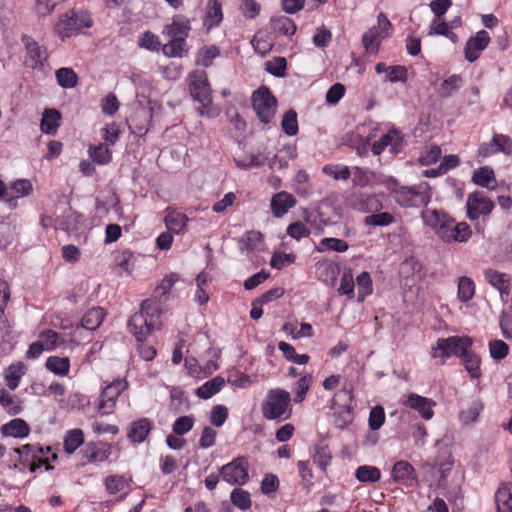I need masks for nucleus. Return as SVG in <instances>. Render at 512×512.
<instances>
[{
  "label": "nucleus",
  "mask_w": 512,
  "mask_h": 512,
  "mask_svg": "<svg viewBox=\"0 0 512 512\" xmlns=\"http://www.w3.org/2000/svg\"><path fill=\"white\" fill-rule=\"evenodd\" d=\"M160 317L159 305L152 300H144L141 303L140 311L132 315L128 321L130 332L133 333L138 342H141L138 346V352L145 361L153 360L157 354L153 346L146 345L143 341L160 326Z\"/></svg>",
  "instance_id": "1"
},
{
  "label": "nucleus",
  "mask_w": 512,
  "mask_h": 512,
  "mask_svg": "<svg viewBox=\"0 0 512 512\" xmlns=\"http://www.w3.org/2000/svg\"><path fill=\"white\" fill-rule=\"evenodd\" d=\"M189 90L192 98L201 105L198 113L207 118H215L220 108L212 104V89L207 74L203 70H195L189 74Z\"/></svg>",
  "instance_id": "2"
},
{
  "label": "nucleus",
  "mask_w": 512,
  "mask_h": 512,
  "mask_svg": "<svg viewBox=\"0 0 512 512\" xmlns=\"http://www.w3.org/2000/svg\"><path fill=\"white\" fill-rule=\"evenodd\" d=\"M291 395L288 391L275 388L267 392L261 404L262 416L267 420L285 421L292 415Z\"/></svg>",
  "instance_id": "3"
},
{
  "label": "nucleus",
  "mask_w": 512,
  "mask_h": 512,
  "mask_svg": "<svg viewBox=\"0 0 512 512\" xmlns=\"http://www.w3.org/2000/svg\"><path fill=\"white\" fill-rule=\"evenodd\" d=\"M392 195L395 202L404 208L425 207L432 198L431 186L425 181L411 186L396 187Z\"/></svg>",
  "instance_id": "4"
},
{
  "label": "nucleus",
  "mask_w": 512,
  "mask_h": 512,
  "mask_svg": "<svg viewBox=\"0 0 512 512\" xmlns=\"http://www.w3.org/2000/svg\"><path fill=\"white\" fill-rule=\"evenodd\" d=\"M93 25L91 15L83 10H69L59 16L54 31L61 40L81 33Z\"/></svg>",
  "instance_id": "5"
},
{
  "label": "nucleus",
  "mask_w": 512,
  "mask_h": 512,
  "mask_svg": "<svg viewBox=\"0 0 512 512\" xmlns=\"http://www.w3.org/2000/svg\"><path fill=\"white\" fill-rule=\"evenodd\" d=\"M393 33V25L385 13L380 12L377 16V25L372 26L362 36V44L365 52L375 55L379 51L383 40L389 38Z\"/></svg>",
  "instance_id": "6"
},
{
  "label": "nucleus",
  "mask_w": 512,
  "mask_h": 512,
  "mask_svg": "<svg viewBox=\"0 0 512 512\" xmlns=\"http://www.w3.org/2000/svg\"><path fill=\"white\" fill-rule=\"evenodd\" d=\"M473 344L472 338L468 336H449L438 338L436 345L432 347L431 356L441 358L444 363L452 356L461 357Z\"/></svg>",
  "instance_id": "7"
},
{
  "label": "nucleus",
  "mask_w": 512,
  "mask_h": 512,
  "mask_svg": "<svg viewBox=\"0 0 512 512\" xmlns=\"http://www.w3.org/2000/svg\"><path fill=\"white\" fill-rule=\"evenodd\" d=\"M251 101L252 108L259 121L264 125H269L273 121L277 110V99L272 95L270 89L261 86L253 92Z\"/></svg>",
  "instance_id": "8"
},
{
  "label": "nucleus",
  "mask_w": 512,
  "mask_h": 512,
  "mask_svg": "<svg viewBox=\"0 0 512 512\" xmlns=\"http://www.w3.org/2000/svg\"><path fill=\"white\" fill-rule=\"evenodd\" d=\"M347 206L360 213H376L383 209L382 201L375 194L352 192L346 199Z\"/></svg>",
  "instance_id": "9"
},
{
  "label": "nucleus",
  "mask_w": 512,
  "mask_h": 512,
  "mask_svg": "<svg viewBox=\"0 0 512 512\" xmlns=\"http://www.w3.org/2000/svg\"><path fill=\"white\" fill-rule=\"evenodd\" d=\"M249 464L245 457H238L220 468L223 480L230 485H244L249 480Z\"/></svg>",
  "instance_id": "10"
},
{
  "label": "nucleus",
  "mask_w": 512,
  "mask_h": 512,
  "mask_svg": "<svg viewBox=\"0 0 512 512\" xmlns=\"http://www.w3.org/2000/svg\"><path fill=\"white\" fill-rule=\"evenodd\" d=\"M21 41L26 50L25 64L34 70H42L48 59L47 49L29 35H22Z\"/></svg>",
  "instance_id": "11"
},
{
  "label": "nucleus",
  "mask_w": 512,
  "mask_h": 512,
  "mask_svg": "<svg viewBox=\"0 0 512 512\" xmlns=\"http://www.w3.org/2000/svg\"><path fill=\"white\" fill-rule=\"evenodd\" d=\"M483 276L486 283L499 292L501 301L507 303L512 287V275L493 268H487L483 270Z\"/></svg>",
  "instance_id": "12"
},
{
  "label": "nucleus",
  "mask_w": 512,
  "mask_h": 512,
  "mask_svg": "<svg viewBox=\"0 0 512 512\" xmlns=\"http://www.w3.org/2000/svg\"><path fill=\"white\" fill-rule=\"evenodd\" d=\"M498 153L512 154V138L510 136L494 133L490 142L479 145L477 157L485 159Z\"/></svg>",
  "instance_id": "13"
},
{
  "label": "nucleus",
  "mask_w": 512,
  "mask_h": 512,
  "mask_svg": "<svg viewBox=\"0 0 512 512\" xmlns=\"http://www.w3.org/2000/svg\"><path fill=\"white\" fill-rule=\"evenodd\" d=\"M422 219L427 226L435 231L441 240L444 241L445 238H448L449 227L454 220L448 214L436 209H426L422 212Z\"/></svg>",
  "instance_id": "14"
},
{
  "label": "nucleus",
  "mask_w": 512,
  "mask_h": 512,
  "mask_svg": "<svg viewBox=\"0 0 512 512\" xmlns=\"http://www.w3.org/2000/svg\"><path fill=\"white\" fill-rule=\"evenodd\" d=\"M125 389V382L122 380H115L105 386L100 394L98 403V412L101 415H110L113 413L116 402Z\"/></svg>",
  "instance_id": "15"
},
{
  "label": "nucleus",
  "mask_w": 512,
  "mask_h": 512,
  "mask_svg": "<svg viewBox=\"0 0 512 512\" xmlns=\"http://www.w3.org/2000/svg\"><path fill=\"white\" fill-rule=\"evenodd\" d=\"M402 405L417 412L424 420H431L434 417V408L436 402L428 397L421 396L417 393H409L401 401Z\"/></svg>",
  "instance_id": "16"
},
{
  "label": "nucleus",
  "mask_w": 512,
  "mask_h": 512,
  "mask_svg": "<svg viewBox=\"0 0 512 512\" xmlns=\"http://www.w3.org/2000/svg\"><path fill=\"white\" fill-rule=\"evenodd\" d=\"M403 134L398 129H391L386 134L382 135L380 139L373 143L371 151L374 155H380L386 148L393 155L399 153L403 146Z\"/></svg>",
  "instance_id": "17"
},
{
  "label": "nucleus",
  "mask_w": 512,
  "mask_h": 512,
  "mask_svg": "<svg viewBox=\"0 0 512 512\" xmlns=\"http://www.w3.org/2000/svg\"><path fill=\"white\" fill-rule=\"evenodd\" d=\"M466 207L468 218L476 220L482 215H489L494 208V203L482 193L476 192L468 195Z\"/></svg>",
  "instance_id": "18"
},
{
  "label": "nucleus",
  "mask_w": 512,
  "mask_h": 512,
  "mask_svg": "<svg viewBox=\"0 0 512 512\" xmlns=\"http://www.w3.org/2000/svg\"><path fill=\"white\" fill-rule=\"evenodd\" d=\"M490 42V36L487 31L480 30L474 37L468 39L464 47L465 59L469 62L476 61L483 50Z\"/></svg>",
  "instance_id": "19"
},
{
  "label": "nucleus",
  "mask_w": 512,
  "mask_h": 512,
  "mask_svg": "<svg viewBox=\"0 0 512 512\" xmlns=\"http://www.w3.org/2000/svg\"><path fill=\"white\" fill-rule=\"evenodd\" d=\"M391 476L394 482L406 486H412L417 481L414 467L405 460H399L394 464Z\"/></svg>",
  "instance_id": "20"
},
{
  "label": "nucleus",
  "mask_w": 512,
  "mask_h": 512,
  "mask_svg": "<svg viewBox=\"0 0 512 512\" xmlns=\"http://www.w3.org/2000/svg\"><path fill=\"white\" fill-rule=\"evenodd\" d=\"M153 428V422L148 418H139L131 422L127 438L132 444L143 443Z\"/></svg>",
  "instance_id": "21"
},
{
  "label": "nucleus",
  "mask_w": 512,
  "mask_h": 512,
  "mask_svg": "<svg viewBox=\"0 0 512 512\" xmlns=\"http://www.w3.org/2000/svg\"><path fill=\"white\" fill-rule=\"evenodd\" d=\"M7 189L8 197L6 198V203L9 208L15 209L19 198L29 196L32 193L33 185L28 179H18L12 182Z\"/></svg>",
  "instance_id": "22"
},
{
  "label": "nucleus",
  "mask_w": 512,
  "mask_h": 512,
  "mask_svg": "<svg viewBox=\"0 0 512 512\" xmlns=\"http://www.w3.org/2000/svg\"><path fill=\"white\" fill-rule=\"evenodd\" d=\"M81 452L88 463H96L107 460L112 453V449L111 446L106 443L90 442L86 444Z\"/></svg>",
  "instance_id": "23"
},
{
  "label": "nucleus",
  "mask_w": 512,
  "mask_h": 512,
  "mask_svg": "<svg viewBox=\"0 0 512 512\" xmlns=\"http://www.w3.org/2000/svg\"><path fill=\"white\" fill-rule=\"evenodd\" d=\"M165 212L164 224L166 228L174 234H184L187 230V223L189 221L187 215L171 207H168Z\"/></svg>",
  "instance_id": "24"
},
{
  "label": "nucleus",
  "mask_w": 512,
  "mask_h": 512,
  "mask_svg": "<svg viewBox=\"0 0 512 512\" xmlns=\"http://www.w3.org/2000/svg\"><path fill=\"white\" fill-rule=\"evenodd\" d=\"M295 205V197L292 194L285 191H281L274 194L270 203L272 214L276 218L283 217Z\"/></svg>",
  "instance_id": "25"
},
{
  "label": "nucleus",
  "mask_w": 512,
  "mask_h": 512,
  "mask_svg": "<svg viewBox=\"0 0 512 512\" xmlns=\"http://www.w3.org/2000/svg\"><path fill=\"white\" fill-rule=\"evenodd\" d=\"M30 426L22 418H15L3 424L0 432L4 437L26 438L30 434Z\"/></svg>",
  "instance_id": "26"
},
{
  "label": "nucleus",
  "mask_w": 512,
  "mask_h": 512,
  "mask_svg": "<svg viewBox=\"0 0 512 512\" xmlns=\"http://www.w3.org/2000/svg\"><path fill=\"white\" fill-rule=\"evenodd\" d=\"M497 512H512V483H503L495 493Z\"/></svg>",
  "instance_id": "27"
},
{
  "label": "nucleus",
  "mask_w": 512,
  "mask_h": 512,
  "mask_svg": "<svg viewBox=\"0 0 512 512\" xmlns=\"http://www.w3.org/2000/svg\"><path fill=\"white\" fill-rule=\"evenodd\" d=\"M105 316L106 313L102 307H92L82 316L81 327L88 331H95L104 321Z\"/></svg>",
  "instance_id": "28"
},
{
  "label": "nucleus",
  "mask_w": 512,
  "mask_h": 512,
  "mask_svg": "<svg viewBox=\"0 0 512 512\" xmlns=\"http://www.w3.org/2000/svg\"><path fill=\"white\" fill-rule=\"evenodd\" d=\"M190 23L184 18H174L171 24L164 27L163 34H166L170 38L185 39L190 31Z\"/></svg>",
  "instance_id": "29"
},
{
  "label": "nucleus",
  "mask_w": 512,
  "mask_h": 512,
  "mask_svg": "<svg viewBox=\"0 0 512 512\" xmlns=\"http://www.w3.org/2000/svg\"><path fill=\"white\" fill-rule=\"evenodd\" d=\"M61 114L56 109H45L40 128L47 135H55L60 126Z\"/></svg>",
  "instance_id": "30"
},
{
  "label": "nucleus",
  "mask_w": 512,
  "mask_h": 512,
  "mask_svg": "<svg viewBox=\"0 0 512 512\" xmlns=\"http://www.w3.org/2000/svg\"><path fill=\"white\" fill-rule=\"evenodd\" d=\"M460 359L471 379H479L481 377V359L471 348L467 349Z\"/></svg>",
  "instance_id": "31"
},
{
  "label": "nucleus",
  "mask_w": 512,
  "mask_h": 512,
  "mask_svg": "<svg viewBox=\"0 0 512 512\" xmlns=\"http://www.w3.org/2000/svg\"><path fill=\"white\" fill-rule=\"evenodd\" d=\"M26 373V366L23 362L19 361L8 366L5 371L4 379L6 386L10 390H15Z\"/></svg>",
  "instance_id": "32"
},
{
  "label": "nucleus",
  "mask_w": 512,
  "mask_h": 512,
  "mask_svg": "<svg viewBox=\"0 0 512 512\" xmlns=\"http://www.w3.org/2000/svg\"><path fill=\"white\" fill-rule=\"evenodd\" d=\"M224 386V378L216 376L199 386L195 393L199 398L207 400L220 392Z\"/></svg>",
  "instance_id": "33"
},
{
  "label": "nucleus",
  "mask_w": 512,
  "mask_h": 512,
  "mask_svg": "<svg viewBox=\"0 0 512 512\" xmlns=\"http://www.w3.org/2000/svg\"><path fill=\"white\" fill-rule=\"evenodd\" d=\"M449 228V236L448 238L444 239V242L446 243L467 242L472 235L470 226L466 222L455 223V221L453 220L452 225H450Z\"/></svg>",
  "instance_id": "34"
},
{
  "label": "nucleus",
  "mask_w": 512,
  "mask_h": 512,
  "mask_svg": "<svg viewBox=\"0 0 512 512\" xmlns=\"http://www.w3.org/2000/svg\"><path fill=\"white\" fill-rule=\"evenodd\" d=\"M334 425L337 428L344 429L354 420V412L350 405H333Z\"/></svg>",
  "instance_id": "35"
},
{
  "label": "nucleus",
  "mask_w": 512,
  "mask_h": 512,
  "mask_svg": "<svg viewBox=\"0 0 512 512\" xmlns=\"http://www.w3.org/2000/svg\"><path fill=\"white\" fill-rule=\"evenodd\" d=\"M58 403L62 409L70 410H83L88 404L87 396L80 392L69 394L66 398H61Z\"/></svg>",
  "instance_id": "36"
},
{
  "label": "nucleus",
  "mask_w": 512,
  "mask_h": 512,
  "mask_svg": "<svg viewBox=\"0 0 512 512\" xmlns=\"http://www.w3.org/2000/svg\"><path fill=\"white\" fill-rule=\"evenodd\" d=\"M475 295V283L474 281L467 277L462 276L457 279V299L466 303L470 301Z\"/></svg>",
  "instance_id": "37"
},
{
  "label": "nucleus",
  "mask_w": 512,
  "mask_h": 512,
  "mask_svg": "<svg viewBox=\"0 0 512 512\" xmlns=\"http://www.w3.org/2000/svg\"><path fill=\"white\" fill-rule=\"evenodd\" d=\"M55 78L58 85L64 89H71L78 84V75L70 67H62L55 71Z\"/></svg>",
  "instance_id": "38"
},
{
  "label": "nucleus",
  "mask_w": 512,
  "mask_h": 512,
  "mask_svg": "<svg viewBox=\"0 0 512 512\" xmlns=\"http://www.w3.org/2000/svg\"><path fill=\"white\" fill-rule=\"evenodd\" d=\"M84 443V434L81 429L75 428L66 432L63 439L64 451L74 453Z\"/></svg>",
  "instance_id": "39"
},
{
  "label": "nucleus",
  "mask_w": 512,
  "mask_h": 512,
  "mask_svg": "<svg viewBox=\"0 0 512 512\" xmlns=\"http://www.w3.org/2000/svg\"><path fill=\"white\" fill-rule=\"evenodd\" d=\"M349 245L345 240L333 237H325L321 239L319 245L315 248V250L319 253H323L325 251H335L339 253H344L348 250Z\"/></svg>",
  "instance_id": "40"
},
{
  "label": "nucleus",
  "mask_w": 512,
  "mask_h": 512,
  "mask_svg": "<svg viewBox=\"0 0 512 512\" xmlns=\"http://www.w3.org/2000/svg\"><path fill=\"white\" fill-rule=\"evenodd\" d=\"M46 368L59 376H66L70 369V360L68 357L50 356L46 360Z\"/></svg>",
  "instance_id": "41"
},
{
  "label": "nucleus",
  "mask_w": 512,
  "mask_h": 512,
  "mask_svg": "<svg viewBox=\"0 0 512 512\" xmlns=\"http://www.w3.org/2000/svg\"><path fill=\"white\" fill-rule=\"evenodd\" d=\"M313 382V377L310 373L301 375L298 381L293 386L294 402L301 403L305 400L307 392L309 391Z\"/></svg>",
  "instance_id": "42"
},
{
  "label": "nucleus",
  "mask_w": 512,
  "mask_h": 512,
  "mask_svg": "<svg viewBox=\"0 0 512 512\" xmlns=\"http://www.w3.org/2000/svg\"><path fill=\"white\" fill-rule=\"evenodd\" d=\"M313 463L317 465L322 471L330 465L332 455L328 445L320 443L314 447V454L312 456Z\"/></svg>",
  "instance_id": "43"
},
{
  "label": "nucleus",
  "mask_w": 512,
  "mask_h": 512,
  "mask_svg": "<svg viewBox=\"0 0 512 512\" xmlns=\"http://www.w3.org/2000/svg\"><path fill=\"white\" fill-rule=\"evenodd\" d=\"M356 285L358 289L357 300L363 302L367 296L373 292V283L368 272L363 271L356 277Z\"/></svg>",
  "instance_id": "44"
},
{
  "label": "nucleus",
  "mask_w": 512,
  "mask_h": 512,
  "mask_svg": "<svg viewBox=\"0 0 512 512\" xmlns=\"http://www.w3.org/2000/svg\"><path fill=\"white\" fill-rule=\"evenodd\" d=\"M355 477L362 483H374L380 480L381 472L375 466L362 465L356 469Z\"/></svg>",
  "instance_id": "45"
},
{
  "label": "nucleus",
  "mask_w": 512,
  "mask_h": 512,
  "mask_svg": "<svg viewBox=\"0 0 512 512\" xmlns=\"http://www.w3.org/2000/svg\"><path fill=\"white\" fill-rule=\"evenodd\" d=\"M472 181L478 186L485 188H493L491 182H495V174L491 167L483 166L474 171Z\"/></svg>",
  "instance_id": "46"
},
{
  "label": "nucleus",
  "mask_w": 512,
  "mask_h": 512,
  "mask_svg": "<svg viewBox=\"0 0 512 512\" xmlns=\"http://www.w3.org/2000/svg\"><path fill=\"white\" fill-rule=\"evenodd\" d=\"M0 405L10 415H17L22 411L21 402L3 388L0 389Z\"/></svg>",
  "instance_id": "47"
},
{
  "label": "nucleus",
  "mask_w": 512,
  "mask_h": 512,
  "mask_svg": "<svg viewBox=\"0 0 512 512\" xmlns=\"http://www.w3.org/2000/svg\"><path fill=\"white\" fill-rule=\"evenodd\" d=\"M187 43L185 39H173L162 47V51L167 57H182L187 52Z\"/></svg>",
  "instance_id": "48"
},
{
  "label": "nucleus",
  "mask_w": 512,
  "mask_h": 512,
  "mask_svg": "<svg viewBox=\"0 0 512 512\" xmlns=\"http://www.w3.org/2000/svg\"><path fill=\"white\" fill-rule=\"evenodd\" d=\"M395 221L394 216L389 212L370 213L364 219L366 226L386 227Z\"/></svg>",
  "instance_id": "49"
},
{
  "label": "nucleus",
  "mask_w": 512,
  "mask_h": 512,
  "mask_svg": "<svg viewBox=\"0 0 512 512\" xmlns=\"http://www.w3.org/2000/svg\"><path fill=\"white\" fill-rule=\"evenodd\" d=\"M272 26L274 31L286 36H292L296 32V25L294 21L287 16L273 18Z\"/></svg>",
  "instance_id": "50"
},
{
  "label": "nucleus",
  "mask_w": 512,
  "mask_h": 512,
  "mask_svg": "<svg viewBox=\"0 0 512 512\" xmlns=\"http://www.w3.org/2000/svg\"><path fill=\"white\" fill-rule=\"evenodd\" d=\"M283 132L288 136H295L298 133V120L295 110L290 109L284 113L281 121Z\"/></svg>",
  "instance_id": "51"
},
{
  "label": "nucleus",
  "mask_w": 512,
  "mask_h": 512,
  "mask_svg": "<svg viewBox=\"0 0 512 512\" xmlns=\"http://www.w3.org/2000/svg\"><path fill=\"white\" fill-rule=\"evenodd\" d=\"M231 502L240 510H248L251 507L250 493L241 488H234L230 495Z\"/></svg>",
  "instance_id": "52"
},
{
  "label": "nucleus",
  "mask_w": 512,
  "mask_h": 512,
  "mask_svg": "<svg viewBox=\"0 0 512 512\" xmlns=\"http://www.w3.org/2000/svg\"><path fill=\"white\" fill-rule=\"evenodd\" d=\"M195 424V416L190 415H184L178 417L173 425H172V431L177 436H183L190 432Z\"/></svg>",
  "instance_id": "53"
},
{
  "label": "nucleus",
  "mask_w": 512,
  "mask_h": 512,
  "mask_svg": "<svg viewBox=\"0 0 512 512\" xmlns=\"http://www.w3.org/2000/svg\"><path fill=\"white\" fill-rule=\"evenodd\" d=\"M355 282L353 279V274L351 270H345L340 279V285L338 287V293L340 295H345L348 299H353L355 296L354 292Z\"/></svg>",
  "instance_id": "54"
},
{
  "label": "nucleus",
  "mask_w": 512,
  "mask_h": 512,
  "mask_svg": "<svg viewBox=\"0 0 512 512\" xmlns=\"http://www.w3.org/2000/svg\"><path fill=\"white\" fill-rule=\"evenodd\" d=\"M89 156L94 162L100 165L108 164L112 158L111 151L105 144L91 146L89 148Z\"/></svg>",
  "instance_id": "55"
},
{
  "label": "nucleus",
  "mask_w": 512,
  "mask_h": 512,
  "mask_svg": "<svg viewBox=\"0 0 512 512\" xmlns=\"http://www.w3.org/2000/svg\"><path fill=\"white\" fill-rule=\"evenodd\" d=\"M482 410V402L478 400L473 401L466 409L460 412L461 422L466 425L475 422Z\"/></svg>",
  "instance_id": "56"
},
{
  "label": "nucleus",
  "mask_w": 512,
  "mask_h": 512,
  "mask_svg": "<svg viewBox=\"0 0 512 512\" xmlns=\"http://www.w3.org/2000/svg\"><path fill=\"white\" fill-rule=\"evenodd\" d=\"M324 174L332 177L335 180H347L351 175L348 166L342 164H328L322 168Z\"/></svg>",
  "instance_id": "57"
},
{
  "label": "nucleus",
  "mask_w": 512,
  "mask_h": 512,
  "mask_svg": "<svg viewBox=\"0 0 512 512\" xmlns=\"http://www.w3.org/2000/svg\"><path fill=\"white\" fill-rule=\"evenodd\" d=\"M462 78L459 75H451L446 78L440 85V95L442 97L452 96L461 86Z\"/></svg>",
  "instance_id": "58"
},
{
  "label": "nucleus",
  "mask_w": 512,
  "mask_h": 512,
  "mask_svg": "<svg viewBox=\"0 0 512 512\" xmlns=\"http://www.w3.org/2000/svg\"><path fill=\"white\" fill-rule=\"evenodd\" d=\"M117 273L119 276L123 274L130 275L134 268V256L129 251H123L116 259Z\"/></svg>",
  "instance_id": "59"
},
{
  "label": "nucleus",
  "mask_w": 512,
  "mask_h": 512,
  "mask_svg": "<svg viewBox=\"0 0 512 512\" xmlns=\"http://www.w3.org/2000/svg\"><path fill=\"white\" fill-rule=\"evenodd\" d=\"M287 69V60L284 57H275L265 63V70L275 77L285 76Z\"/></svg>",
  "instance_id": "60"
},
{
  "label": "nucleus",
  "mask_w": 512,
  "mask_h": 512,
  "mask_svg": "<svg viewBox=\"0 0 512 512\" xmlns=\"http://www.w3.org/2000/svg\"><path fill=\"white\" fill-rule=\"evenodd\" d=\"M295 259H296V257L292 253H284V252L276 251L273 253V255L271 257L270 265L274 269L281 270L284 267L289 266L290 264L294 263Z\"/></svg>",
  "instance_id": "61"
},
{
  "label": "nucleus",
  "mask_w": 512,
  "mask_h": 512,
  "mask_svg": "<svg viewBox=\"0 0 512 512\" xmlns=\"http://www.w3.org/2000/svg\"><path fill=\"white\" fill-rule=\"evenodd\" d=\"M385 422V411L382 406H374L369 412L368 425L373 431L382 427Z\"/></svg>",
  "instance_id": "62"
},
{
  "label": "nucleus",
  "mask_w": 512,
  "mask_h": 512,
  "mask_svg": "<svg viewBox=\"0 0 512 512\" xmlns=\"http://www.w3.org/2000/svg\"><path fill=\"white\" fill-rule=\"evenodd\" d=\"M138 45L149 51H158L161 47L159 37L150 31L144 32L138 41Z\"/></svg>",
  "instance_id": "63"
},
{
  "label": "nucleus",
  "mask_w": 512,
  "mask_h": 512,
  "mask_svg": "<svg viewBox=\"0 0 512 512\" xmlns=\"http://www.w3.org/2000/svg\"><path fill=\"white\" fill-rule=\"evenodd\" d=\"M500 328L506 339H512V306L500 316Z\"/></svg>",
  "instance_id": "64"
}]
</instances>
